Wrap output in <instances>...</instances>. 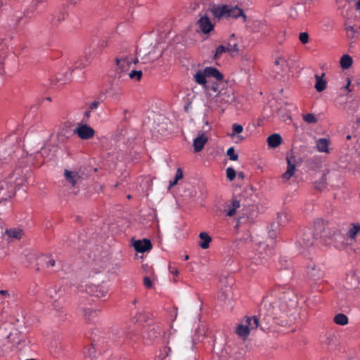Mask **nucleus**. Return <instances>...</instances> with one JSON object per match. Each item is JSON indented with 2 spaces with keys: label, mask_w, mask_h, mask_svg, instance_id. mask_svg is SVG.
Instances as JSON below:
<instances>
[{
  "label": "nucleus",
  "mask_w": 360,
  "mask_h": 360,
  "mask_svg": "<svg viewBox=\"0 0 360 360\" xmlns=\"http://www.w3.org/2000/svg\"><path fill=\"white\" fill-rule=\"evenodd\" d=\"M211 11L213 15L218 19L222 18H238L242 17L243 22H246L247 20V17L243 11L238 6L221 5L213 7Z\"/></svg>",
  "instance_id": "obj_1"
},
{
  "label": "nucleus",
  "mask_w": 360,
  "mask_h": 360,
  "mask_svg": "<svg viewBox=\"0 0 360 360\" xmlns=\"http://www.w3.org/2000/svg\"><path fill=\"white\" fill-rule=\"evenodd\" d=\"M14 174H11L7 180L0 182V199L7 200L14 194L15 186L13 180Z\"/></svg>",
  "instance_id": "obj_2"
},
{
  "label": "nucleus",
  "mask_w": 360,
  "mask_h": 360,
  "mask_svg": "<svg viewBox=\"0 0 360 360\" xmlns=\"http://www.w3.org/2000/svg\"><path fill=\"white\" fill-rule=\"evenodd\" d=\"M317 238L315 234L310 229H308L304 232L302 238L297 240V245L302 252L304 253L306 250L314 245Z\"/></svg>",
  "instance_id": "obj_3"
},
{
  "label": "nucleus",
  "mask_w": 360,
  "mask_h": 360,
  "mask_svg": "<svg viewBox=\"0 0 360 360\" xmlns=\"http://www.w3.org/2000/svg\"><path fill=\"white\" fill-rule=\"evenodd\" d=\"M74 134H77L82 140H88L95 135V130L86 124H79L74 129Z\"/></svg>",
  "instance_id": "obj_4"
},
{
  "label": "nucleus",
  "mask_w": 360,
  "mask_h": 360,
  "mask_svg": "<svg viewBox=\"0 0 360 360\" xmlns=\"http://www.w3.org/2000/svg\"><path fill=\"white\" fill-rule=\"evenodd\" d=\"M346 283L348 290H357L360 292V272H351L347 276Z\"/></svg>",
  "instance_id": "obj_5"
},
{
  "label": "nucleus",
  "mask_w": 360,
  "mask_h": 360,
  "mask_svg": "<svg viewBox=\"0 0 360 360\" xmlns=\"http://www.w3.org/2000/svg\"><path fill=\"white\" fill-rule=\"evenodd\" d=\"M138 62L137 58H133L129 56H123L116 59L117 66L120 71L124 72L129 70L132 63L136 64Z\"/></svg>",
  "instance_id": "obj_6"
},
{
  "label": "nucleus",
  "mask_w": 360,
  "mask_h": 360,
  "mask_svg": "<svg viewBox=\"0 0 360 360\" xmlns=\"http://www.w3.org/2000/svg\"><path fill=\"white\" fill-rule=\"evenodd\" d=\"M197 25L199 27L200 31L204 34H210L214 29V24L207 15L201 16L197 21Z\"/></svg>",
  "instance_id": "obj_7"
},
{
  "label": "nucleus",
  "mask_w": 360,
  "mask_h": 360,
  "mask_svg": "<svg viewBox=\"0 0 360 360\" xmlns=\"http://www.w3.org/2000/svg\"><path fill=\"white\" fill-rule=\"evenodd\" d=\"M307 274L314 281L321 279L323 276V271L312 262L307 266Z\"/></svg>",
  "instance_id": "obj_8"
},
{
  "label": "nucleus",
  "mask_w": 360,
  "mask_h": 360,
  "mask_svg": "<svg viewBox=\"0 0 360 360\" xmlns=\"http://www.w3.org/2000/svg\"><path fill=\"white\" fill-rule=\"evenodd\" d=\"M86 291L93 296L103 297L107 295L108 290L104 285H91L87 287Z\"/></svg>",
  "instance_id": "obj_9"
},
{
  "label": "nucleus",
  "mask_w": 360,
  "mask_h": 360,
  "mask_svg": "<svg viewBox=\"0 0 360 360\" xmlns=\"http://www.w3.org/2000/svg\"><path fill=\"white\" fill-rule=\"evenodd\" d=\"M133 245L136 251L139 252H144L152 248L151 242L148 239L135 240Z\"/></svg>",
  "instance_id": "obj_10"
},
{
  "label": "nucleus",
  "mask_w": 360,
  "mask_h": 360,
  "mask_svg": "<svg viewBox=\"0 0 360 360\" xmlns=\"http://www.w3.org/2000/svg\"><path fill=\"white\" fill-rule=\"evenodd\" d=\"M208 137L205 133L199 134L196 138L193 139V148L195 153L201 151L207 142Z\"/></svg>",
  "instance_id": "obj_11"
},
{
  "label": "nucleus",
  "mask_w": 360,
  "mask_h": 360,
  "mask_svg": "<svg viewBox=\"0 0 360 360\" xmlns=\"http://www.w3.org/2000/svg\"><path fill=\"white\" fill-rule=\"evenodd\" d=\"M330 143V140L328 138H320L316 141V148L320 153H329Z\"/></svg>",
  "instance_id": "obj_12"
},
{
  "label": "nucleus",
  "mask_w": 360,
  "mask_h": 360,
  "mask_svg": "<svg viewBox=\"0 0 360 360\" xmlns=\"http://www.w3.org/2000/svg\"><path fill=\"white\" fill-rule=\"evenodd\" d=\"M275 68L278 73L283 75L289 70L288 60L285 57L278 56L275 61Z\"/></svg>",
  "instance_id": "obj_13"
},
{
  "label": "nucleus",
  "mask_w": 360,
  "mask_h": 360,
  "mask_svg": "<svg viewBox=\"0 0 360 360\" xmlns=\"http://www.w3.org/2000/svg\"><path fill=\"white\" fill-rule=\"evenodd\" d=\"M243 131V127L241 124L234 123L232 125V132L229 134L228 136L231 139L236 138V142L242 141L245 139V138L243 136L240 135V134L242 133Z\"/></svg>",
  "instance_id": "obj_14"
},
{
  "label": "nucleus",
  "mask_w": 360,
  "mask_h": 360,
  "mask_svg": "<svg viewBox=\"0 0 360 360\" xmlns=\"http://www.w3.org/2000/svg\"><path fill=\"white\" fill-rule=\"evenodd\" d=\"M240 207V200L236 198L232 199L230 204L227 205V208L225 209L226 214L229 217H233L236 214L237 210Z\"/></svg>",
  "instance_id": "obj_15"
},
{
  "label": "nucleus",
  "mask_w": 360,
  "mask_h": 360,
  "mask_svg": "<svg viewBox=\"0 0 360 360\" xmlns=\"http://www.w3.org/2000/svg\"><path fill=\"white\" fill-rule=\"evenodd\" d=\"M64 176L65 180L68 181L72 186L76 185L77 181L80 178L77 172L70 171L68 169L65 170Z\"/></svg>",
  "instance_id": "obj_16"
},
{
  "label": "nucleus",
  "mask_w": 360,
  "mask_h": 360,
  "mask_svg": "<svg viewBox=\"0 0 360 360\" xmlns=\"http://www.w3.org/2000/svg\"><path fill=\"white\" fill-rule=\"evenodd\" d=\"M288 167L286 171L282 174L281 178L283 181H288L295 174L296 170L295 165L291 162L289 158H287Z\"/></svg>",
  "instance_id": "obj_17"
},
{
  "label": "nucleus",
  "mask_w": 360,
  "mask_h": 360,
  "mask_svg": "<svg viewBox=\"0 0 360 360\" xmlns=\"http://www.w3.org/2000/svg\"><path fill=\"white\" fill-rule=\"evenodd\" d=\"M204 70L207 76V78L213 77L216 79L217 81H221L223 79V75L215 68L207 67L204 69Z\"/></svg>",
  "instance_id": "obj_18"
},
{
  "label": "nucleus",
  "mask_w": 360,
  "mask_h": 360,
  "mask_svg": "<svg viewBox=\"0 0 360 360\" xmlns=\"http://www.w3.org/2000/svg\"><path fill=\"white\" fill-rule=\"evenodd\" d=\"M282 142L281 136L278 134H274L267 138V143L271 148H277Z\"/></svg>",
  "instance_id": "obj_19"
},
{
  "label": "nucleus",
  "mask_w": 360,
  "mask_h": 360,
  "mask_svg": "<svg viewBox=\"0 0 360 360\" xmlns=\"http://www.w3.org/2000/svg\"><path fill=\"white\" fill-rule=\"evenodd\" d=\"M194 79L200 85L206 87L207 84V76L205 75V70H199L194 75Z\"/></svg>",
  "instance_id": "obj_20"
},
{
  "label": "nucleus",
  "mask_w": 360,
  "mask_h": 360,
  "mask_svg": "<svg viewBox=\"0 0 360 360\" xmlns=\"http://www.w3.org/2000/svg\"><path fill=\"white\" fill-rule=\"evenodd\" d=\"M82 311L85 319L89 322L93 321L98 314V311L90 308H83Z\"/></svg>",
  "instance_id": "obj_21"
},
{
  "label": "nucleus",
  "mask_w": 360,
  "mask_h": 360,
  "mask_svg": "<svg viewBox=\"0 0 360 360\" xmlns=\"http://www.w3.org/2000/svg\"><path fill=\"white\" fill-rule=\"evenodd\" d=\"M250 331L255 330L259 326V321L256 316L246 317L243 321Z\"/></svg>",
  "instance_id": "obj_22"
},
{
  "label": "nucleus",
  "mask_w": 360,
  "mask_h": 360,
  "mask_svg": "<svg viewBox=\"0 0 360 360\" xmlns=\"http://www.w3.org/2000/svg\"><path fill=\"white\" fill-rule=\"evenodd\" d=\"M325 221L321 219H316L314 224V229L316 231L315 236L318 238L325 231Z\"/></svg>",
  "instance_id": "obj_23"
},
{
  "label": "nucleus",
  "mask_w": 360,
  "mask_h": 360,
  "mask_svg": "<svg viewBox=\"0 0 360 360\" xmlns=\"http://www.w3.org/2000/svg\"><path fill=\"white\" fill-rule=\"evenodd\" d=\"M360 232V224H352L347 231V236L352 240H356L357 234Z\"/></svg>",
  "instance_id": "obj_24"
},
{
  "label": "nucleus",
  "mask_w": 360,
  "mask_h": 360,
  "mask_svg": "<svg viewBox=\"0 0 360 360\" xmlns=\"http://www.w3.org/2000/svg\"><path fill=\"white\" fill-rule=\"evenodd\" d=\"M323 76L324 73H323L321 76L317 75H315V89L318 92H321L326 88V82L323 79Z\"/></svg>",
  "instance_id": "obj_25"
},
{
  "label": "nucleus",
  "mask_w": 360,
  "mask_h": 360,
  "mask_svg": "<svg viewBox=\"0 0 360 360\" xmlns=\"http://www.w3.org/2000/svg\"><path fill=\"white\" fill-rule=\"evenodd\" d=\"M218 98L221 103H229L233 100L234 96L231 91H225L224 92H219Z\"/></svg>",
  "instance_id": "obj_26"
},
{
  "label": "nucleus",
  "mask_w": 360,
  "mask_h": 360,
  "mask_svg": "<svg viewBox=\"0 0 360 360\" xmlns=\"http://www.w3.org/2000/svg\"><path fill=\"white\" fill-rule=\"evenodd\" d=\"M236 333L240 338L245 339L250 334V331L248 328L247 326L243 321L236 329Z\"/></svg>",
  "instance_id": "obj_27"
},
{
  "label": "nucleus",
  "mask_w": 360,
  "mask_h": 360,
  "mask_svg": "<svg viewBox=\"0 0 360 360\" xmlns=\"http://www.w3.org/2000/svg\"><path fill=\"white\" fill-rule=\"evenodd\" d=\"M201 242L199 245L202 249H207L210 246V243L212 240L211 237L205 232H201L199 235Z\"/></svg>",
  "instance_id": "obj_28"
},
{
  "label": "nucleus",
  "mask_w": 360,
  "mask_h": 360,
  "mask_svg": "<svg viewBox=\"0 0 360 360\" xmlns=\"http://www.w3.org/2000/svg\"><path fill=\"white\" fill-rule=\"evenodd\" d=\"M353 60L349 55H343L340 59V66L342 69H348L352 65Z\"/></svg>",
  "instance_id": "obj_29"
},
{
  "label": "nucleus",
  "mask_w": 360,
  "mask_h": 360,
  "mask_svg": "<svg viewBox=\"0 0 360 360\" xmlns=\"http://www.w3.org/2000/svg\"><path fill=\"white\" fill-rule=\"evenodd\" d=\"M327 185L326 174H323L319 181L314 182V187L317 190H323Z\"/></svg>",
  "instance_id": "obj_30"
},
{
  "label": "nucleus",
  "mask_w": 360,
  "mask_h": 360,
  "mask_svg": "<svg viewBox=\"0 0 360 360\" xmlns=\"http://www.w3.org/2000/svg\"><path fill=\"white\" fill-rule=\"evenodd\" d=\"M6 234L11 238L20 239L22 236V231L20 229H9L6 231Z\"/></svg>",
  "instance_id": "obj_31"
},
{
  "label": "nucleus",
  "mask_w": 360,
  "mask_h": 360,
  "mask_svg": "<svg viewBox=\"0 0 360 360\" xmlns=\"http://www.w3.org/2000/svg\"><path fill=\"white\" fill-rule=\"evenodd\" d=\"M334 322L340 326H345L348 323V318L343 314H337L333 319Z\"/></svg>",
  "instance_id": "obj_32"
},
{
  "label": "nucleus",
  "mask_w": 360,
  "mask_h": 360,
  "mask_svg": "<svg viewBox=\"0 0 360 360\" xmlns=\"http://www.w3.org/2000/svg\"><path fill=\"white\" fill-rule=\"evenodd\" d=\"M124 333L125 338L129 341H133L139 335L138 330L131 328H128Z\"/></svg>",
  "instance_id": "obj_33"
},
{
  "label": "nucleus",
  "mask_w": 360,
  "mask_h": 360,
  "mask_svg": "<svg viewBox=\"0 0 360 360\" xmlns=\"http://www.w3.org/2000/svg\"><path fill=\"white\" fill-rule=\"evenodd\" d=\"M231 40H232V39H229L228 45L226 46V48L227 49V52H229L230 53L238 52V48L237 41H234L233 43H231Z\"/></svg>",
  "instance_id": "obj_34"
},
{
  "label": "nucleus",
  "mask_w": 360,
  "mask_h": 360,
  "mask_svg": "<svg viewBox=\"0 0 360 360\" xmlns=\"http://www.w3.org/2000/svg\"><path fill=\"white\" fill-rule=\"evenodd\" d=\"M183 178V172L182 170L180 168H178L176 172L175 179L174 181H170L169 186L170 187L175 186L178 181L181 179Z\"/></svg>",
  "instance_id": "obj_35"
},
{
  "label": "nucleus",
  "mask_w": 360,
  "mask_h": 360,
  "mask_svg": "<svg viewBox=\"0 0 360 360\" xmlns=\"http://www.w3.org/2000/svg\"><path fill=\"white\" fill-rule=\"evenodd\" d=\"M129 76L132 79L139 81L142 77V71L134 70L129 74Z\"/></svg>",
  "instance_id": "obj_36"
},
{
  "label": "nucleus",
  "mask_w": 360,
  "mask_h": 360,
  "mask_svg": "<svg viewBox=\"0 0 360 360\" xmlns=\"http://www.w3.org/2000/svg\"><path fill=\"white\" fill-rule=\"evenodd\" d=\"M226 154L231 160L236 161L238 159V155L235 153V150L233 147L227 150Z\"/></svg>",
  "instance_id": "obj_37"
},
{
  "label": "nucleus",
  "mask_w": 360,
  "mask_h": 360,
  "mask_svg": "<svg viewBox=\"0 0 360 360\" xmlns=\"http://www.w3.org/2000/svg\"><path fill=\"white\" fill-rule=\"evenodd\" d=\"M236 176V172L233 167H228L226 169V177L229 181H233Z\"/></svg>",
  "instance_id": "obj_38"
},
{
  "label": "nucleus",
  "mask_w": 360,
  "mask_h": 360,
  "mask_svg": "<svg viewBox=\"0 0 360 360\" xmlns=\"http://www.w3.org/2000/svg\"><path fill=\"white\" fill-rule=\"evenodd\" d=\"M227 52V49L226 48V46L221 45L219 46L215 51L214 57L215 58H217L221 56L223 53Z\"/></svg>",
  "instance_id": "obj_39"
},
{
  "label": "nucleus",
  "mask_w": 360,
  "mask_h": 360,
  "mask_svg": "<svg viewBox=\"0 0 360 360\" xmlns=\"http://www.w3.org/2000/svg\"><path fill=\"white\" fill-rule=\"evenodd\" d=\"M304 120L309 124L315 123L316 122V117L311 113L304 115Z\"/></svg>",
  "instance_id": "obj_40"
},
{
  "label": "nucleus",
  "mask_w": 360,
  "mask_h": 360,
  "mask_svg": "<svg viewBox=\"0 0 360 360\" xmlns=\"http://www.w3.org/2000/svg\"><path fill=\"white\" fill-rule=\"evenodd\" d=\"M347 35L350 39H354L356 37V32L352 26H348L346 27Z\"/></svg>",
  "instance_id": "obj_41"
},
{
  "label": "nucleus",
  "mask_w": 360,
  "mask_h": 360,
  "mask_svg": "<svg viewBox=\"0 0 360 360\" xmlns=\"http://www.w3.org/2000/svg\"><path fill=\"white\" fill-rule=\"evenodd\" d=\"M299 39L302 44H307L309 42L308 33L305 32L300 33Z\"/></svg>",
  "instance_id": "obj_42"
},
{
  "label": "nucleus",
  "mask_w": 360,
  "mask_h": 360,
  "mask_svg": "<svg viewBox=\"0 0 360 360\" xmlns=\"http://www.w3.org/2000/svg\"><path fill=\"white\" fill-rule=\"evenodd\" d=\"M278 218L280 219V223L283 224L286 223L288 220V216L285 212H282L278 214Z\"/></svg>",
  "instance_id": "obj_43"
},
{
  "label": "nucleus",
  "mask_w": 360,
  "mask_h": 360,
  "mask_svg": "<svg viewBox=\"0 0 360 360\" xmlns=\"http://www.w3.org/2000/svg\"><path fill=\"white\" fill-rule=\"evenodd\" d=\"M143 285L146 288H151L153 287V283L150 278L148 276L143 278Z\"/></svg>",
  "instance_id": "obj_44"
},
{
  "label": "nucleus",
  "mask_w": 360,
  "mask_h": 360,
  "mask_svg": "<svg viewBox=\"0 0 360 360\" xmlns=\"http://www.w3.org/2000/svg\"><path fill=\"white\" fill-rule=\"evenodd\" d=\"M6 57V53L3 50V48L0 49V70L3 69V64Z\"/></svg>",
  "instance_id": "obj_45"
},
{
  "label": "nucleus",
  "mask_w": 360,
  "mask_h": 360,
  "mask_svg": "<svg viewBox=\"0 0 360 360\" xmlns=\"http://www.w3.org/2000/svg\"><path fill=\"white\" fill-rule=\"evenodd\" d=\"M99 105V102L98 101H94L93 103H91L90 105H89V109L91 110H96Z\"/></svg>",
  "instance_id": "obj_46"
},
{
  "label": "nucleus",
  "mask_w": 360,
  "mask_h": 360,
  "mask_svg": "<svg viewBox=\"0 0 360 360\" xmlns=\"http://www.w3.org/2000/svg\"><path fill=\"white\" fill-rule=\"evenodd\" d=\"M169 270L171 274H174L175 276H178L179 271H178L177 269L173 268L172 266H169Z\"/></svg>",
  "instance_id": "obj_47"
},
{
  "label": "nucleus",
  "mask_w": 360,
  "mask_h": 360,
  "mask_svg": "<svg viewBox=\"0 0 360 360\" xmlns=\"http://www.w3.org/2000/svg\"><path fill=\"white\" fill-rule=\"evenodd\" d=\"M333 340H334V337L328 336V337L326 338L325 342H326V344L329 345L333 341Z\"/></svg>",
  "instance_id": "obj_48"
},
{
  "label": "nucleus",
  "mask_w": 360,
  "mask_h": 360,
  "mask_svg": "<svg viewBox=\"0 0 360 360\" xmlns=\"http://www.w3.org/2000/svg\"><path fill=\"white\" fill-rule=\"evenodd\" d=\"M347 82L346 86H345V89L347 90V92H349V91H351V90L349 88V85L351 84V81L349 78L347 79Z\"/></svg>",
  "instance_id": "obj_49"
},
{
  "label": "nucleus",
  "mask_w": 360,
  "mask_h": 360,
  "mask_svg": "<svg viewBox=\"0 0 360 360\" xmlns=\"http://www.w3.org/2000/svg\"><path fill=\"white\" fill-rule=\"evenodd\" d=\"M55 260L53 259H50L48 262H47V266H55Z\"/></svg>",
  "instance_id": "obj_50"
},
{
  "label": "nucleus",
  "mask_w": 360,
  "mask_h": 360,
  "mask_svg": "<svg viewBox=\"0 0 360 360\" xmlns=\"http://www.w3.org/2000/svg\"><path fill=\"white\" fill-rule=\"evenodd\" d=\"M0 295H8L9 296V294L7 290H0Z\"/></svg>",
  "instance_id": "obj_51"
},
{
  "label": "nucleus",
  "mask_w": 360,
  "mask_h": 360,
  "mask_svg": "<svg viewBox=\"0 0 360 360\" xmlns=\"http://www.w3.org/2000/svg\"><path fill=\"white\" fill-rule=\"evenodd\" d=\"M44 0H33V2L36 4V5H38L39 4H41L44 1Z\"/></svg>",
  "instance_id": "obj_52"
},
{
  "label": "nucleus",
  "mask_w": 360,
  "mask_h": 360,
  "mask_svg": "<svg viewBox=\"0 0 360 360\" xmlns=\"http://www.w3.org/2000/svg\"><path fill=\"white\" fill-rule=\"evenodd\" d=\"M356 8L357 10L360 11V0H358L356 4Z\"/></svg>",
  "instance_id": "obj_53"
},
{
  "label": "nucleus",
  "mask_w": 360,
  "mask_h": 360,
  "mask_svg": "<svg viewBox=\"0 0 360 360\" xmlns=\"http://www.w3.org/2000/svg\"><path fill=\"white\" fill-rule=\"evenodd\" d=\"M230 39H232L231 40V43H233L234 41H236V39L235 37V35L234 34H232L230 37Z\"/></svg>",
  "instance_id": "obj_54"
},
{
  "label": "nucleus",
  "mask_w": 360,
  "mask_h": 360,
  "mask_svg": "<svg viewBox=\"0 0 360 360\" xmlns=\"http://www.w3.org/2000/svg\"><path fill=\"white\" fill-rule=\"evenodd\" d=\"M166 350H167V352H166L167 356H168L169 354L171 352V349L169 347H167V348H166Z\"/></svg>",
  "instance_id": "obj_55"
},
{
  "label": "nucleus",
  "mask_w": 360,
  "mask_h": 360,
  "mask_svg": "<svg viewBox=\"0 0 360 360\" xmlns=\"http://www.w3.org/2000/svg\"><path fill=\"white\" fill-rule=\"evenodd\" d=\"M244 176L243 173L240 172L238 174V177L243 179Z\"/></svg>",
  "instance_id": "obj_56"
},
{
  "label": "nucleus",
  "mask_w": 360,
  "mask_h": 360,
  "mask_svg": "<svg viewBox=\"0 0 360 360\" xmlns=\"http://www.w3.org/2000/svg\"><path fill=\"white\" fill-rule=\"evenodd\" d=\"M85 65H83L82 66H81L80 65H77V68H84Z\"/></svg>",
  "instance_id": "obj_57"
},
{
  "label": "nucleus",
  "mask_w": 360,
  "mask_h": 360,
  "mask_svg": "<svg viewBox=\"0 0 360 360\" xmlns=\"http://www.w3.org/2000/svg\"><path fill=\"white\" fill-rule=\"evenodd\" d=\"M188 258H189L188 255H186L184 259H185V260H188Z\"/></svg>",
  "instance_id": "obj_58"
},
{
  "label": "nucleus",
  "mask_w": 360,
  "mask_h": 360,
  "mask_svg": "<svg viewBox=\"0 0 360 360\" xmlns=\"http://www.w3.org/2000/svg\"><path fill=\"white\" fill-rule=\"evenodd\" d=\"M136 302H137V300H136V299H135V300L133 301V302H132V303H133V304H135Z\"/></svg>",
  "instance_id": "obj_59"
},
{
  "label": "nucleus",
  "mask_w": 360,
  "mask_h": 360,
  "mask_svg": "<svg viewBox=\"0 0 360 360\" xmlns=\"http://www.w3.org/2000/svg\"><path fill=\"white\" fill-rule=\"evenodd\" d=\"M212 89H213V90H214V91H217V88H216L215 86H213V88H212Z\"/></svg>",
  "instance_id": "obj_60"
},
{
  "label": "nucleus",
  "mask_w": 360,
  "mask_h": 360,
  "mask_svg": "<svg viewBox=\"0 0 360 360\" xmlns=\"http://www.w3.org/2000/svg\"><path fill=\"white\" fill-rule=\"evenodd\" d=\"M1 6H2V2L0 1V8H1Z\"/></svg>",
  "instance_id": "obj_61"
},
{
  "label": "nucleus",
  "mask_w": 360,
  "mask_h": 360,
  "mask_svg": "<svg viewBox=\"0 0 360 360\" xmlns=\"http://www.w3.org/2000/svg\"><path fill=\"white\" fill-rule=\"evenodd\" d=\"M263 246H264V245L261 244L259 248H263Z\"/></svg>",
  "instance_id": "obj_62"
},
{
  "label": "nucleus",
  "mask_w": 360,
  "mask_h": 360,
  "mask_svg": "<svg viewBox=\"0 0 360 360\" xmlns=\"http://www.w3.org/2000/svg\"><path fill=\"white\" fill-rule=\"evenodd\" d=\"M26 360H34V359H26Z\"/></svg>",
  "instance_id": "obj_63"
}]
</instances>
